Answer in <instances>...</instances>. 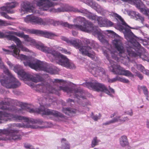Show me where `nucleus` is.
<instances>
[{"label": "nucleus", "mask_w": 149, "mask_h": 149, "mask_svg": "<svg viewBox=\"0 0 149 149\" xmlns=\"http://www.w3.org/2000/svg\"><path fill=\"white\" fill-rule=\"evenodd\" d=\"M113 43L116 49L119 52V55H118V53L116 51L108 52L106 50L103 51L104 55L106 57L111 64V67L112 68V72L115 74L134 77V75L129 71L125 70L119 65L115 64L114 63L112 64L113 62L111 60L109 56V53L111 55L112 58L117 61H120V60H123V58H127L129 59V57L124 54L125 49L121 40H120L115 39L113 41Z\"/></svg>", "instance_id": "f257e3e1"}, {"label": "nucleus", "mask_w": 149, "mask_h": 149, "mask_svg": "<svg viewBox=\"0 0 149 149\" xmlns=\"http://www.w3.org/2000/svg\"><path fill=\"white\" fill-rule=\"evenodd\" d=\"M5 101L0 102V109L3 110H7L11 112H14L18 113H23L26 111L30 113H42L43 115H51L57 118H64V116L58 111L45 108L44 106H41L38 109H34L30 108V105L26 103H21V109L18 108L14 106L7 107L6 105L9 106L11 102V99L5 98Z\"/></svg>", "instance_id": "f03ea898"}, {"label": "nucleus", "mask_w": 149, "mask_h": 149, "mask_svg": "<svg viewBox=\"0 0 149 149\" xmlns=\"http://www.w3.org/2000/svg\"><path fill=\"white\" fill-rule=\"evenodd\" d=\"M74 22L77 23H83V25L79 24H70L67 22L63 23L62 25L65 27L69 28H74L87 33L92 32L94 35H97L98 39L103 43L107 44L108 41L106 40L104 36L100 32V30L97 26H94L91 22L87 21L83 17H79L74 19Z\"/></svg>", "instance_id": "7ed1b4c3"}, {"label": "nucleus", "mask_w": 149, "mask_h": 149, "mask_svg": "<svg viewBox=\"0 0 149 149\" xmlns=\"http://www.w3.org/2000/svg\"><path fill=\"white\" fill-rule=\"evenodd\" d=\"M36 47L44 52L50 54L53 57L52 61L57 60L60 58L61 59H59L58 61H57L58 64L68 68L73 69L75 68L74 63L70 62L66 56L61 54L54 49L45 46L43 44H37L36 45Z\"/></svg>", "instance_id": "20e7f679"}, {"label": "nucleus", "mask_w": 149, "mask_h": 149, "mask_svg": "<svg viewBox=\"0 0 149 149\" xmlns=\"http://www.w3.org/2000/svg\"><path fill=\"white\" fill-rule=\"evenodd\" d=\"M36 5L39 7V9L43 11H48L53 13L64 12L68 11H73L76 12L84 13V10H79L77 9L65 4L63 6L55 9L52 8L56 5V3L49 0H37L36 1Z\"/></svg>", "instance_id": "39448f33"}, {"label": "nucleus", "mask_w": 149, "mask_h": 149, "mask_svg": "<svg viewBox=\"0 0 149 149\" xmlns=\"http://www.w3.org/2000/svg\"><path fill=\"white\" fill-rule=\"evenodd\" d=\"M12 120L19 121L23 120L24 122L28 123H31L33 124L32 125V128L36 129L38 128H42V127H40L37 125H42L43 123L41 120H34L32 118L17 115H15L12 114L8 113L5 111H0V123H3L4 122H6L9 120Z\"/></svg>", "instance_id": "423d86ee"}, {"label": "nucleus", "mask_w": 149, "mask_h": 149, "mask_svg": "<svg viewBox=\"0 0 149 149\" xmlns=\"http://www.w3.org/2000/svg\"><path fill=\"white\" fill-rule=\"evenodd\" d=\"M21 58L24 60L23 62L25 66H28L36 70H43L51 74H56V71L52 68H48L47 64L39 60L32 61L28 56L21 54Z\"/></svg>", "instance_id": "0eeeda50"}, {"label": "nucleus", "mask_w": 149, "mask_h": 149, "mask_svg": "<svg viewBox=\"0 0 149 149\" xmlns=\"http://www.w3.org/2000/svg\"><path fill=\"white\" fill-rule=\"evenodd\" d=\"M4 72L8 77H4L1 79L0 82L1 85L8 88H18L21 85V83L10 72L8 69L4 70Z\"/></svg>", "instance_id": "6e6552de"}, {"label": "nucleus", "mask_w": 149, "mask_h": 149, "mask_svg": "<svg viewBox=\"0 0 149 149\" xmlns=\"http://www.w3.org/2000/svg\"><path fill=\"white\" fill-rule=\"evenodd\" d=\"M82 85L90 89L93 90L98 92H104L109 95H111L110 93H114L115 92L114 89L110 86H109V89H108L104 84L98 83L97 81L86 82L83 83Z\"/></svg>", "instance_id": "1a4fd4ad"}, {"label": "nucleus", "mask_w": 149, "mask_h": 149, "mask_svg": "<svg viewBox=\"0 0 149 149\" xmlns=\"http://www.w3.org/2000/svg\"><path fill=\"white\" fill-rule=\"evenodd\" d=\"M61 39L66 41L67 43L70 45H72L77 49L79 50L80 53L83 55L91 56V55L88 52H90L91 49L90 47L85 46H80L79 43L81 42L80 40L78 39L69 40L65 37L62 36Z\"/></svg>", "instance_id": "9d476101"}, {"label": "nucleus", "mask_w": 149, "mask_h": 149, "mask_svg": "<svg viewBox=\"0 0 149 149\" xmlns=\"http://www.w3.org/2000/svg\"><path fill=\"white\" fill-rule=\"evenodd\" d=\"M37 88L39 89L38 90L40 92L45 93L44 98L45 99L52 100L53 97L52 95L53 93H56L58 91L54 88H52L49 84H46L45 82L41 85H37Z\"/></svg>", "instance_id": "9b49d317"}, {"label": "nucleus", "mask_w": 149, "mask_h": 149, "mask_svg": "<svg viewBox=\"0 0 149 149\" xmlns=\"http://www.w3.org/2000/svg\"><path fill=\"white\" fill-rule=\"evenodd\" d=\"M14 70L24 80H31L35 82H38L43 80V78L39 74H37L35 77H34L29 74H27L23 70H19L17 66L14 67Z\"/></svg>", "instance_id": "f8f14e48"}, {"label": "nucleus", "mask_w": 149, "mask_h": 149, "mask_svg": "<svg viewBox=\"0 0 149 149\" xmlns=\"http://www.w3.org/2000/svg\"><path fill=\"white\" fill-rule=\"evenodd\" d=\"M6 135V138L9 140H20L22 138V133L18 130L9 128L0 129V134Z\"/></svg>", "instance_id": "ddd939ff"}, {"label": "nucleus", "mask_w": 149, "mask_h": 149, "mask_svg": "<svg viewBox=\"0 0 149 149\" xmlns=\"http://www.w3.org/2000/svg\"><path fill=\"white\" fill-rule=\"evenodd\" d=\"M25 22L27 23L38 24L40 25H47L50 24L51 20L48 18H42L34 15H27L24 19Z\"/></svg>", "instance_id": "4468645a"}, {"label": "nucleus", "mask_w": 149, "mask_h": 149, "mask_svg": "<svg viewBox=\"0 0 149 149\" xmlns=\"http://www.w3.org/2000/svg\"><path fill=\"white\" fill-rule=\"evenodd\" d=\"M58 90H63L64 92H66L68 94L72 93L74 96V97H76L78 99L79 98H84L82 95L83 93V91L81 90L73 88H69L67 86H60L59 87Z\"/></svg>", "instance_id": "2eb2a0df"}, {"label": "nucleus", "mask_w": 149, "mask_h": 149, "mask_svg": "<svg viewBox=\"0 0 149 149\" xmlns=\"http://www.w3.org/2000/svg\"><path fill=\"white\" fill-rule=\"evenodd\" d=\"M5 38H7L9 40L14 41L16 44L17 46L22 50L27 51L28 49L22 45L21 40L17 37L11 35H6Z\"/></svg>", "instance_id": "dca6fc26"}, {"label": "nucleus", "mask_w": 149, "mask_h": 149, "mask_svg": "<svg viewBox=\"0 0 149 149\" xmlns=\"http://www.w3.org/2000/svg\"><path fill=\"white\" fill-rule=\"evenodd\" d=\"M31 33H33L38 35H42L46 38H51L52 37L56 36L55 34L52 33L47 31H43L39 30H29Z\"/></svg>", "instance_id": "f3484780"}, {"label": "nucleus", "mask_w": 149, "mask_h": 149, "mask_svg": "<svg viewBox=\"0 0 149 149\" xmlns=\"http://www.w3.org/2000/svg\"><path fill=\"white\" fill-rule=\"evenodd\" d=\"M127 52L128 55L130 56L136 57L139 56L143 60L147 61L149 62V55L146 53L144 54L140 53H136L132 51L127 50Z\"/></svg>", "instance_id": "a211bd4d"}, {"label": "nucleus", "mask_w": 149, "mask_h": 149, "mask_svg": "<svg viewBox=\"0 0 149 149\" xmlns=\"http://www.w3.org/2000/svg\"><path fill=\"white\" fill-rule=\"evenodd\" d=\"M130 27L128 25L124 26L120 24H118L116 26V28L120 31H123L125 36L129 38L132 37L133 33L129 28Z\"/></svg>", "instance_id": "6ab92c4d"}, {"label": "nucleus", "mask_w": 149, "mask_h": 149, "mask_svg": "<svg viewBox=\"0 0 149 149\" xmlns=\"http://www.w3.org/2000/svg\"><path fill=\"white\" fill-rule=\"evenodd\" d=\"M22 8L25 11L35 13H36V8L32 4L29 2L23 3L22 6Z\"/></svg>", "instance_id": "aec40b11"}, {"label": "nucleus", "mask_w": 149, "mask_h": 149, "mask_svg": "<svg viewBox=\"0 0 149 149\" xmlns=\"http://www.w3.org/2000/svg\"><path fill=\"white\" fill-rule=\"evenodd\" d=\"M117 81H118L123 83H126L129 82L128 79L125 78H121L118 76H117L116 77L113 79H109L108 80V82L110 83L115 82Z\"/></svg>", "instance_id": "412c9836"}, {"label": "nucleus", "mask_w": 149, "mask_h": 149, "mask_svg": "<svg viewBox=\"0 0 149 149\" xmlns=\"http://www.w3.org/2000/svg\"><path fill=\"white\" fill-rule=\"evenodd\" d=\"M89 71L91 72L93 75L96 74L100 72H102L103 73L104 72V70L103 68L100 67H93L92 68L88 69Z\"/></svg>", "instance_id": "4be33fe9"}, {"label": "nucleus", "mask_w": 149, "mask_h": 149, "mask_svg": "<svg viewBox=\"0 0 149 149\" xmlns=\"http://www.w3.org/2000/svg\"><path fill=\"white\" fill-rule=\"evenodd\" d=\"M62 111L65 114L70 115V114L76 113L77 110L76 109H72L70 108H63Z\"/></svg>", "instance_id": "5701e85b"}, {"label": "nucleus", "mask_w": 149, "mask_h": 149, "mask_svg": "<svg viewBox=\"0 0 149 149\" xmlns=\"http://www.w3.org/2000/svg\"><path fill=\"white\" fill-rule=\"evenodd\" d=\"M120 143L121 146L125 147L129 144L128 140L126 136H123L120 139Z\"/></svg>", "instance_id": "b1692460"}, {"label": "nucleus", "mask_w": 149, "mask_h": 149, "mask_svg": "<svg viewBox=\"0 0 149 149\" xmlns=\"http://www.w3.org/2000/svg\"><path fill=\"white\" fill-rule=\"evenodd\" d=\"M111 16L115 17L117 20H119L121 22L122 24L124 26H127V24L125 22L122 17L117 14L114 12H112L110 14Z\"/></svg>", "instance_id": "393cba45"}, {"label": "nucleus", "mask_w": 149, "mask_h": 149, "mask_svg": "<svg viewBox=\"0 0 149 149\" xmlns=\"http://www.w3.org/2000/svg\"><path fill=\"white\" fill-rule=\"evenodd\" d=\"M19 3L16 1H13L10 3H5L6 6H7V7L9 10L15 8L19 6Z\"/></svg>", "instance_id": "a878e982"}, {"label": "nucleus", "mask_w": 149, "mask_h": 149, "mask_svg": "<svg viewBox=\"0 0 149 149\" xmlns=\"http://www.w3.org/2000/svg\"><path fill=\"white\" fill-rule=\"evenodd\" d=\"M80 40L81 41V42L79 43V44L80 45V46H83L82 45L81 43V40ZM83 42L86 45V46H85L88 47H90V48L91 49V50H90V51L88 53L90 54H91L92 56H90V57L89 56H88L90 58H93L94 57V56L93 55H92V54H91V53L93 52V51L92 50V48L90 46H88V45L90 44V40L89 39H87L86 38L84 39V40H83Z\"/></svg>", "instance_id": "bb28decb"}, {"label": "nucleus", "mask_w": 149, "mask_h": 149, "mask_svg": "<svg viewBox=\"0 0 149 149\" xmlns=\"http://www.w3.org/2000/svg\"><path fill=\"white\" fill-rule=\"evenodd\" d=\"M5 33L10 34H14L22 38H23L24 37L26 38V37L27 36H25L23 32L20 33L19 32H15L13 31H6Z\"/></svg>", "instance_id": "cd10ccee"}, {"label": "nucleus", "mask_w": 149, "mask_h": 149, "mask_svg": "<svg viewBox=\"0 0 149 149\" xmlns=\"http://www.w3.org/2000/svg\"><path fill=\"white\" fill-rule=\"evenodd\" d=\"M62 143V146L64 148V149H70V144L67 141L66 139L62 138L61 141Z\"/></svg>", "instance_id": "c85d7f7f"}, {"label": "nucleus", "mask_w": 149, "mask_h": 149, "mask_svg": "<svg viewBox=\"0 0 149 149\" xmlns=\"http://www.w3.org/2000/svg\"><path fill=\"white\" fill-rule=\"evenodd\" d=\"M137 68L139 70H140L143 73L146 75L149 76V71L147 70H146L144 67L141 64H137L136 65Z\"/></svg>", "instance_id": "c756f323"}, {"label": "nucleus", "mask_w": 149, "mask_h": 149, "mask_svg": "<svg viewBox=\"0 0 149 149\" xmlns=\"http://www.w3.org/2000/svg\"><path fill=\"white\" fill-rule=\"evenodd\" d=\"M114 120L115 123L120 122H123L128 120V118L127 117H121L120 116H118L114 118Z\"/></svg>", "instance_id": "7c9ffc66"}, {"label": "nucleus", "mask_w": 149, "mask_h": 149, "mask_svg": "<svg viewBox=\"0 0 149 149\" xmlns=\"http://www.w3.org/2000/svg\"><path fill=\"white\" fill-rule=\"evenodd\" d=\"M132 13L134 15V16L136 18V20H139L141 21V22H143L144 20V17L141 16L138 13L133 11Z\"/></svg>", "instance_id": "2f4dec72"}, {"label": "nucleus", "mask_w": 149, "mask_h": 149, "mask_svg": "<svg viewBox=\"0 0 149 149\" xmlns=\"http://www.w3.org/2000/svg\"><path fill=\"white\" fill-rule=\"evenodd\" d=\"M100 141L97 139V137H94L92 141L91 147L92 148H94L95 146L98 145V143Z\"/></svg>", "instance_id": "473e14b6"}, {"label": "nucleus", "mask_w": 149, "mask_h": 149, "mask_svg": "<svg viewBox=\"0 0 149 149\" xmlns=\"http://www.w3.org/2000/svg\"><path fill=\"white\" fill-rule=\"evenodd\" d=\"M9 48L13 49L14 53L15 55H17L19 54L20 50L16 47L15 45H12L11 46H9Z\"/></svg>", "instance_id": "72a5a7b5"}, {"label": "nucleus", "mask_w": 149, "mask_h": 149, "mask_svg": "<svg viewBox=\"0 0 149 149\" xmlns=\"http://www.w3.org/2000/svg\"><path fill=\"white\" fill-rule=\"evenodd\" d=\"M0 9L3 11H6L8 13L12 14L14 13V11L13 10H9L7 7V6H3L1 7L0 8Z\"/></svg>", "instance_id": "f704fd0d"}, {"label": "nucleus", "mask_w": 149, "mask_h": 149, "mask_svg": "<svg viewBox=\"0 0 149 149\" xmlns=\"http://www.w3.org/2000/svg\"><path fill=\"white\" fill-rule=\"evenodd\" d=\"M140 88L142 89L144 94L147 97L146 99L148 100V91L147 88L144 86L140 87Z\"/></svg>", "instance_id": "c9c22d12"}, {"label": "nucleus", "mask_w": 149, "mask_h": 149, "mask_svg": "<svg viewBox=\"0 0 149 149\" xmlns=\"http://www.w3.org/2000/svg\"><path fill=\"white\" fill-rule=\"evenodd\" d=\"M102 19L103 18L102 17H97L96 19V20L97 21L98 25L100 26V27H102V26L103 23Z\"/></svg>", "instance_id": "e433bc0d"}, {"label": "nucleus", "mask_w": 149, "mask_h": 149, "mask_svg": "<svg viewBox=\"0 0 149 149\" xmlns=\"http://www.w3.org/2000/svg\"><path fill=\"white\" fill-rule=\"evenodd\" d=\"M25 36H27L26 37V38L24 37L23 38L25 41L33 43L35 42L34 40L31 38L29 37V35H25Z\"/></svg>", "instance_id": "4c0bfd02"}, {"label": "nucleus", "mask_w": 149, "mask_h": 149, "mask_svg": "<svg viewBox=\"0 0 149 149\" xmlns=\"http://www.w3.org/2000/svg\"><path fill=\"white\" fill-rule=\"evenodd\" d=\"M59 51H61L62 53L66 54H70L71 53L70 51H68L67 50L63 48L60 47L58 49Z\"/></svg>", "instance_id": "58836bf2"}, {"label": "nucleus", "mask_w": 149, "mask_h": 149, "mask_svg": "<svg viewBox=\"0 0 149 149\" xmlns=\"http://www.w3.org/2000/svg\"><path fill=\"white\" fill-rule=\"evenodd\" d=\"M10 25L7 22L0 19V26H6Z\"/></svg>", "instance_id": "ea45409f"}, {"label": "nucleus", "mask_w": 149, "mask_h": 149, "mask_svg": "<svg viewBox=\"0 0 149 149\" xmlns=\"http://www.w3.org/2000/svg\"><path fill=\"white\" fill-rule=\"evenodd\" d=\"M87 17L89 19H91L92 20H96L97 17V16L95 15H94L92 14H90L89 15H87Z\"/></svg>", "instance_id": "a19ab883"}, {"label": "nucleus", "mask_w": 149, "mask_h": 149, "mask_svg": "<svg viewBox=\"0 0 149 149\" xmlns=\"http://www.w3.org/2000/svg\"><path fill=\"white\" fill-rule=\"evenodd\" d=\"M1 15V16L4 17L8 19H10L11 18L6 13L4 12H2L0 13Z\"/></svg>", "instance_id": "79ce46f5"}, {"label": "nucleus", "mask_w": 149, "mask_h": 149, "mask_svg": "<svg viewBox=\"0 0 149 149\" xmlns=\"http://www.w3.org/2000/svg\"><path fill=\"white\" fill-rule=\"evenodd\" d=\"M91 117L95 121H97L99 119L98 116H97L94 115L93 112L91 113Z\"/></svg>", "instance_id": "37998d69"}, {"label": "nucleus", "mask_w": 149, "mask_h": 149, "mask_svg": "<svg viewBox=\"0 0 149 149\" xmlns=\"http://www.w3.org/2000/svg\"><path fill=\"white\" fill-rule=\"evenodd\" d=\"M113 123H115L114 119L106 123H104L103 124V125H107Z\"/></svg>", "instance_id": "c03bdc74"}, {"label": "nucleus", "mask_w": 149, "mask_h": 149, "mask_svg": "<svg viewBox=\"0 0 149 149\" xmlns=\"http://www.w3.org/2000/svg\"><path fill=\"white\" fill-rule=\"evenodd\" d=\"M136 76L139 77L140 80H142L143 78V76L142 74L139 72L136 73Z\"/></svg>", "instance_id": "a18cd8bd"}, {"label": "nucleus", "mask_w": 149, "mask_h": 149, "mask_svg": "<svg viewBox=\"0 0 149 149\" xmlns=\"http://www.w3.org/2000/svg\"><path fill=\"white\" fill-rule=\"evenodd\" d=\"M6 34L3 32L0 31V38L2 39L5 38Z\"/></svg>", "instance_id": "49530a36"}, {"label": "nucleus", "mask_w": 149, "mask_h": 149, "mask_svg": "<svg viewBox=\"0 0 149 149\" xmlns=\"http://www.w3.org/2000/svg\"><path fill=\"white\" fill-rule=\"evenodd\" d=\"M106 23L108 26H112L113 24V22L110 21H107Z\"/></svg>", "instance_id": "de8ad7c7"}, {"label": "nucleus", "mask_w": 149, "mask_h": 149, "mask_svg": "<svg viewBox=\"0 0 149 149\" xmlns=\"http://www.w3.org/2000/svg\"><path fill=\"white\" fill-rule=\"evenodd\" d=\"M63 81V80L61 79H54V82L56 83L62 82Z\"/></svg>", "instance_id": "09e8293b"}, {"label": "nucleus", "mask_w": 149, "mask_h": 149, "mask_svg": "<svg viewBox=\"0 0 149 149\" xmlns=\"http://www.w3.org/2000/svg\"><path fill=\"white\" fill-rule=\"evenodd\" d=\"M32 146L31 145H30V144H24V147L25 148H29V149H31L30 148V147Z\"/></svg>", "instance_id": "8fccbe9b"}, {"label": "nucleus", "mask_w": 149, "mask_h": 149, "mask_svg": "<svg viewBox=\"0 0 149 149\" xmlns=\"http://www.w3.org/2000/svg\"><path fill=\"white\" fill-rule=\"evenodd\" d=\"M36 30V29H27V30H26V29H23V30L24 31H26V32H27V33H31V34H34L33 33H30L29 31V30Z\"/></svg>", "instance_id": "3c124183"}, {"label": "nucleus", "mask_w": 149, "mask_h": 149, "mask_svg": "<svg viewBox=\"0 0 149 149\" xmlns=\"http://www.w3.org/2000/svg\"><path fill=\"white\" fill-rule=\"evenodd\" d=\"M78 34L77 32H76L75 31H73L72 32V34L74 36H75L77 35Z\"/></svg>", "instance_id": "603ef678"}, {"label": "nucleus", "mask_w": 149, "mask_h": 149, "mask_svg": "<svg viewBox=\"0 0 149 149\" xmlns=\"http://www.w3.org/2000/svg\"><path fill=\"white\" fill-rule=\"evenodd\" d=\"M67 102H74V100L71 99H69L67 100Z\"/></svg>", "instance_id": "864d4df0"}, {"label": "nucleus", "mask_w": 149, "mask_h": 149, "mask_svg": "<svg viewBox=\"0 0 149 149\" xmlns=\"http://www.w3.org/2000/svg\"><path fill=\"white\" fill-rule=\"evenodd\" d=\"M2 49L4 51L7 52V54H9V53L10 52V51H9V50H7L6 49L4 48H3Z\"/></svg>", "instance_id": "5fc2aeb1"}, {"label": "nucleus", "mask_w": 149, "mask_h": 149, "mask_svg": "<svg viewBox=\"0 0 149 149\" xmlns=\"http://www.w3.org/2000/svg\"><path fill=\"white\" fill-rule=\"evenodd\" d=\"M117 114V113L115 112L113 114H112L111 115V118H112L114 117V116H116Z\"/></svg>", "instance_id": "6e6d98bb"}, {"label": "nucleus", "mask_w": 149, "mask_h": 149, "mask_svg": "<svg viewBox=\"0 0 149 149\" xmlns=\"http://www.w3.org/2000/svg\"><path fill=\"white\" fill-rule=\"evenodd\" d=\"M136 44L137 45V47L139 49L140 48L141 45L139 43L137 42L136 43Z\"/></svg>", "instance_id": "4d7b16f0"}, {"label": "nucleus", "mask_w": 149, "mask_h": 149, "mask_svg": "<svg viewBox=\"0 0 149 149\" xmlns=\"http://www.w3.org/2000/svg\"><path fill=\"white\" fill-rule=\"evenodd\" d=\"M90 105V104L88 102H86L85 104V105H84L83 103L82 104V106L83 107H85L86 105Z\"/></svg>", "instance_id": "13d9d810"}, {"label": "nucleus", "mask_w": 149, "mask_h": 149, "mask_svg": "<svg viewBox=\"0 0 149 149\" xmlns=\"http://www.w3.org/2000/svg\"><path fill=\"white\" fill-rule=\"evenodd\" d=\"M147 127L149 128V122L148 121L147 122Z\"/></svg>", "instance_id": "bf43d9fd"}, {"label": "nucleus", "mask_w": 149, "mask_h": 149, "mask_svg": "<svg viewBox=\"0 0 149 149\" xmlns=\"http://www.w3.org/2000/svg\"><path fill=\"white\" fill-rule=\"evenodd\" d=\"M128 114L131 116H132V114H133V112H132V111H131V112H130V113H128Z\"/></svg>", "instance_id": "052dcab7"}, {"label": "nucleus", "mask_w": 149, "mask_h": 149, "mask_svg": "<svg viewBox=\"0 0 149 149\" xmlns=\"http://www.w3.org/2000/svg\"><path fill=\"white\" fill-rule=\"evenodd\" d=\"M139 87H140L139 86L138 87V90L139 89Z\"/></svg>", "instance_id": "680f3d73"}, {"label": "nucleus", "mask_w": 149, "mask_h": 149, "mask_svg": "<svg viewBox=\"0 0 149 149\" xmlns=\"http://www.w3.org/2000/svg\"><path fill=\"white\" fill-rule=\"evenodd\" d=\"M143 106H141V108H142Z\"/></svg>", "instance_id": "e2e57ef3"}, {"label": "nucleus", "mask_w": 149, "mask_h": 149, "mask_svg": "<svg viewBox=\"0 0 149 149\" xmlns=\"http://www.w3.org/2000/svg\"><path fill=\"white\" fill-rule=\"evenodd\" d=\"M94 149H98L97 148H95Z\"/></svg>", "instance_id": "0e129e2a"}, {"label": "nucleus", "mask_w": 149, "mask_h": 149, "mask_svg": "<svg viewBox=\"0 0 149 149\" xmlns=\"http://www.w3.org/2000/svg\"><path fill=\"white\" fill-rule=\"evenodd\" d=\"M1 61V59L0 58V62Z\"/></svg>", "instance_id": "69168bd1"}]
</instances>
